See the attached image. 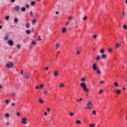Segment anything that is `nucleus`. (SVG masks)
I'll list each match as a JSON object with an SVG mask.
<instances>
[{
	"label": "nucleus",
	"mask_w": 127,
	"mask_h": 127,
	"mask_svg": "<svg viewBox=\"0 0 127 127\" xmlns=\"http://www.w3.org/2000/svg\"><path fill=\"white\" fill-rule=\"evenodd\" d=\"M92 69L94 71H96V73L99 75H101L102 74V71L99 69V67L98 66V64L97 63H95L93 64Z\"/></svg>",
	"instance_id": "nucleus-1"
},
{
	"label": "nucleus",
	"mask_w": 127,
	"mask_h": 127,
	"mask_svg": "<svg viewBox=\"0 0 127 127\" xmlns=\"http://www.w3.org/2000/svg\"><path fill=\"white\" fill-rule=\"evenodd\" d=\"M80 87L82 88V89L86 92V93H89L90 92V90L87 88V85L85 82H82L80 84Z\"/></svg>",
	"instance_id": "nucleus-2"
},
{
	"label": "nucleus",
	"mask_w": 127,
	"mask_h": 127,
	"mask_svg": "<svg viewBox=\"0 0 127 127\" xmlns=\"http://www.w3.org/2000/svg\"><path fill=\"white\" fill-rule=\"evenodd\" d=\"M87 107H85V110L89 109V110L92 109L93 105L92 104V101H89L88 103L86 104Z\"/></svg>",
	"instance_id": "nucleus-3"
},
{
	"label": "nucleus",
	"mask_w": 127,
	"mask_h": 127,
	"mask_svg": "<svg viewBox=\"0 0 127 127\" xmlns=\"http://www.w3.org/2000/svg\"><path fill=\"white\" fill-rule=\"evenodd\" d=\"M6 66L8 68H13V64H12V63L9 62L6 64Z\"/></svg>",
	"instance_id": "nucleus-4"
},
{
	"label": "nucleus",
	"mask_w": 127,
	"mask_h": 127,
	"mask_svg": "<svg viewBox=\"0 0 127 127\" xmlns=\"http://www.w3.org/2000/svg\"><path fill=\"white\" fill-rule=\"evenodd\" d=\"M7 43H8L10 46H13V45H14V42H13V40H9L7 41Z\"/></svg>",
	"instance_id": "nucleus-5"
},
{
	"label": "nucleus",
	"mask_w": 127,
	"mask_h": 127,
	"mask_svg": "<svg viewBox=\"0 0 127 127\" xmlns=\"http://www.w3.org/2000/svg\"><path fill=\"white\" fill-rule=\"evenodd\" d=\"M27 119L26 118H23L22 119L21 123L23 125H26L27 124Z\"/></svg>",
	"instance_id": "nucleus-6"
},
{
	"label": "nucleus",
	"mask_w": 127,
	"mask_h": 127,
	"mask_svg": "<svg viewBox=\"0 0 127 127\" xmlns=\"http://www.w3.org/2000/svg\"><path fill=\"white\" fill-rule=\"evenodd\" d=\"M24 78H25L26 79H28L30 78V74H29V73L28 72L26 73Z\"/></svg>",
	"instance_id": "nucleus-7"
},
{
	"label": "nucleus",
	"mask_w": 127,
	"mask_h": 127,
	"mask_svg": "<svg viewBox=\"0 0 127 127\" xmlns=\"http://www.w3.org/2000/svg\"><path fill=\"white\" fill-rule=\"evenodd\" d=\"M114 93H116L118 95H120L121 94V90L120 89H115Z\"/></svg>",
	"instance_id": "nucleus-8"
},
{
	"label": "nucleus",
	"mask_w": 127,
	"mask_h": 127,
	"mask_svg": "<svg viewBox=\"0 0 127 127\" xmlns=\"http://www.w3.org/2000/svg\"><path fill=\"white\" fill-rule=\"evenodd\" d=\"M44 94L45 95H48V94H49V91L48 90V89H45L44 90Z\"/></svg>",
	"instance_id": "nucleus-9"
},
{
	"label": "nucleus",
	"mask_w": 127,
	"mask_h": 127,
	"mask_svg": "<svg viewBox=\"0 0 127 127\" xmlns=\"http://www.w3.org/2000/svg\"><path fill=\"white\" fill-rule=\"evenodd\" d=\"M101 58L102 59H106V58H107V55H105V54H103L102 55H101Z\"/></svg>",
	"instance_id": "nucleus-10"
},
{
	"label": "nucleus",
	"mask_w": 127,
	"mask_h": 127,
	"mask_svg": "<svg viewBox=\"0 0 127 127\" xmlns=\"http://www.w3.org/2000/svg\"><path fill=\"white\" fill-rule=\"evenodd\" d=\"M25 26L26 28H29L30 27V23H27L25 25Z\"/></svg>",
	"instance_id": "nucleus-11"
},
{
	"label": "nucleus",
	"mask_w": 127,
	"mask_h": 127,
	"mask_svg": "<svg viewBox=\"0 0 127 127\" xmlns=\"http://www.w3.org/2000/svg\"><path fill=\"white\" fill-rule=\"evenodd\" d=\"M20 7L18 5H16L14 7V9H15L17 11L19 10Z\"/></svg>",
	"instance_id": "nucleus-12"
},
{
	"label": "nucleus",
	"mask_w": 127,
	"mask_h": 127,
	"mask_svg": "<svg viewBox=\"0 0 127 127\" xmlns=\"http://www.w3.org/2000/svg\"><path fill=\"white\" fill-rule=\"evenodd\" d=\"M99 52L101 54H104L105 53V49H102L99 51Z\"/></svg>",
	"instance_id": "nucleus-13"
},
{
	"label": "nucleus",
	"mask_w": 127,
	"mask_h": 127,
	"mask_svg": "<svg viewBox=\"0 0 127 127\" xmlns=\"http://www.w3.org/2000/svg\"><path fill=\"white\" fill-rule=\"evenodd\" d=\"M101 60V56H100L99 55H98L96 57V60H97V61H99V60Z\"/></svg>",
	"instance_id": "nucleus-14"
},
{
	"label": "nucleus",
	"mask_w": 127,
	"mask_h": 127,
	"mask_svg": "<svg viewBox=\"0 0 127 127\" xmlns=\"http://www.w3.org/2000/svg\"><path fill=\"white\" fill-rule=\"evenodd\" d=\"M65 87V84L64 83H60V88H64Z\"/></svg>",
	"instance_id": "nucleus-15"
},
{
	"label": "nucleus",
	"mask_w": 127,
	"mask_h": 127,
	"mask_svg": "<svg viewBox=\"0 0 127 127\" xmlns=\"http://www.w3.org/2000/svg\"><path fill=\"white\" fill-rule=\"evenodd\" d=\"M120 46H121V44H120L119 43H117L116 46V49H118V48H120Z\"/></svg>",
	"instance_id": "nucleus-16"
},
{
	"label": "nucleus",
	"mask_w": 127,
	"mask_h": 127,
	"mask_svg": "<svg viewBox=\"0 0 127 127\" xmlns=\"http://www.w3.org/2000/svg\"><path fill=\"white\" fill-rule=\"evenodd\" d=\"M39 103H40V104H43V102H44V101L43 100H42L41 98H39Z\"/></svg>",
	"instance_id": "nucleus-17"
},
{
	"label": "nucleus",
	"mask_w": 127,
	"mask_h": 127,
	"mask_svg": "<svg viewBox=\"0 0 127 127\" xmlns=\"http://www.w3.org/2000/svg\"><path fill=\"white\" fill-rule=\"evenodd\" d=\"M21 11H22L23 12H24L25 11V10H26V8L25 7H22L21 8Z\"/></svg>",
	"instance_id": "nucleus-18"
},
{
	"label": "nucleus",
	"mask_w": 127,
	"mask_h": 127,
	"mask_svg": "<svg viewBox=\"0 0 127 127\" xmlns=\"http://www.w3.org/2000/svg\"><path fill=\"white\" fill-rule=\"evenodd\" d=\"M31 33V31H30L29 30H26V33L27 34H30Z\"/></svg>",
	"instance_id": "nucleus-19"
},
{
	"label": "nucleus",
	"mask_w": 127,
	"mask_h": 127,
	"mask_svg": "<svg viewBox=\"0 0 127 127\" xmlns=\"http://www.w3.org/2000/svg\"><path fill=\"white\" fill-rule=\"evenodd\" d=\"M54 76L55 77H57V76H58V71H55Z\"/></svg>",
	"instance_id": "nucleus-20"
},
{
	"label": "nucleus",
	"mask_w": 127,
	"mask_h": 127,
	"mask_svg": "<svg viewBox=\"0 0 127 127\" xmlns=\"http://www.w3.org/2000/svg\"><path fill=\"white\" fill-rule=\"evenodd\" d=\"M14 22L15 23H17L18 22V19L17 18H15L14 20Z\"/></svg>",
	"instance_id": "nucleus-21"
},
{
	"label": "nucleus",
	"mask_w": 127,
	"mask_h": 127,
	"mask_svg": "<svg viewBox=\"0 0 127 127\" xmlns=\"http://www.w3.org/2000/svg\"><path fill=\"white\" fill-rule=\"evenodd\" d=\"M81 82H86V78L85 77H82L81 78Z\"/></svg>",
	"instance_id": "nucleus-22"
},
{
	"label": "nucleus",
	"mask_w": 127,
	"mask_h": 127,
	"mask_svg": "<svg viewBox=\"0 0 127 127\" xmlns=\"http://www.w3.org/2000/svg\"><path fill=\"white\" fill-rule=\"evenodd\" d=\"M27 40H28V38H26L23 40V43H26L27 42Z\"/></svg>",
	"instance_id": "nucleus-23"
},
{
	"label": "nucleus",
	"mask_w": 127,
	"mask_h": 127,
	"mask_svg": "<svg viewBox=\"0 0 127 127\" xmlns=\"http://www.w3.org/2000/svg\"><path fill=\"white\" fill-rule=\"evenodd\" d=\"M5 118H9V114L8 113L5 114Z\"/></svg>",
	"instance_id": "nucleus-24"
},
{
	"label": "nucleus",
	"mask_w": 127,
	"mask_h": 127,
	"mask_svg": "<svg viewBox=\"0 0 127 127\" xmlns=\"http://www.w3.org/2000/svg\"><path fill=\"white\" fill-rule=\"evenodd\" d=\"M5 103L6 105H8V104H9V100H5Z\"/></svg>",
	"instance_id": "nucleus-25"
},
{
	"label": "nucleus",
	"mask_w": 127,
	"mask_h": 127,
	"mask_svg": "<svg viewBox=\"0 0 127 127\" xmlns=\"http://www.w3.org/2000/svg\"><path fill=\"white\" fill-rule=\"evenodd\" d=\"M114 85L115 87H119V84L117 82H114Z\"/></svg>",
	"instance_id": "nucleus-26"
},
{
	"label": "nucleus",
	"mask_w": 127,
	"mask_h": 127,
	"mask_svg": "<svg viewBox=\"0 0 127 127\" xmlns=\"http://www.w3.org/2000/svg\"><path fill=\"white\" fill-rule=\"evenodd\" d=\"M76 123L78 125H81V121L80 120H77L76 121Z\"/></svg>",
	"instance_id": "nucleus-27"
},
{
	"label": "nucleus",
	"mask_w": 127,
	"mask_h": 127,
	"mask_svg": "<svg viewBox=\"0 0 127 127\" xmlns=\"http://www.w3.org/2000/svg\"><path fill=\"white\" fill-rule=\"evenodd\" d=\"M3 39H4V40H7V39H8V36H4L3 38Z\"/></svg>",
	"instance_id": "nucleus-28"
},
{
	"label": "nucleus",
	"mask_w": 127,
	"mask_h": 127,
	"mask_svg": "<svg viewBox=\"0 0 127 127\" xmlns=\"http://www.w3.org/2000/svg\"><path fill=\"white\" fill-rule=\"evenodd\" d=\"M93 37V39H97L98 36L97 35H94Z\"/></svg>",
	"instance_id": "nucleus-29"
},
{
	"label": "nucleus",
	"mask_w": 127,
	"mask_h": 127,
	"mask_svg": "<svg viewBox=\"0 0 127 127\" xmlns=\"http://www.w3.org/2000/svg\"><path fill=\"white\" fill-rule=\"evenodd\" d=\"M90 127H95L96 126V124H93V125H89Z\"/></svg>",
	"instance_id": "nucleus-30"
},
{
	"label": "nucleus",
	"mask_w": 127,
	"mask_h": 127,
	"mask_svg": "<svg viewBox=\"0 0 127 127\" xmlns=\"http://www.w3.org/2000/svg\"><path fill=\"white\" fill-rule=\"evenodd\" d=\"M39 87L40 89H43V88L44 87V84H40Z\"/></svg>",
	"instance_id": "nucleus-31"
},
{
	"label": "nucleus",
	"mask_w": 127,
	"mask_h": 127,
	"mask_svg": "<svg viewBox=\"0 0 127 127\" xmlns=\"http://www.w3.org/2000/svg\"><path fill=\"white\" fill-rule=\"evenodd\" d=\"M32 44L33 45H35V44H36V41H32Z\"/></svg>",
	"instance_id": "nucleus-32"
},
{
	"label": "nucleus",
	"mask_w": 127,
	"mask_h": 127,
	"mask_svg": "<svg viewBox=\"0 0 127 127\" xmlns=\"http://www.w3.org/2000/svg\"><path fill=\"white\" fill-rule=\"evenodd\" d=\"M5 126H6V127H8V126H9V122H7L6 124H5Z\"/></svg>",
	"instance_id": "nucleus-33"
},
{
	"label": "nucleus",
	"mask_w": 127,
	"mask_h": 127,
	"mask_svg": "<svg viewBox=\"0 0 127 127\" xmlns=\"http://www.w3.org/2000/svg\"><path fill=\"white\" fill-rule=\"evenodd\" d=\"M66 28H63V29H62V31H63V32H64V33H65V31H66Z\"/></svg>",
	"instance_id": "nucleus-34"
},
{
	"label": "nucleus",
	"mask_w": 127,
	"mask_h": 127,
	"mask_svg": "<svg viewBox=\"0 0 127 127\" xmlns=\"http://www.w3.org/2000/svg\"><path fill=\"white\" fill-rule=\"evenodd\" d=\"M35 23H36V20H35V19H34L32 22V24H34Z\"/></svg>",
	"instance_id": "nucleus-35"
},
{
	"label": "nucleus",
	"mask_w": 127,
	"mask_h": 127,
	"mask_svg": "<svg viewBox=\"0 0 127 127\" xmlns=\"http://www.w3.org/2000/svg\"><path fill=\"white\" fill-rule=\"evenodd\" d=\"M92 114V115H94L95 116H96V111H95V110L93 111Z\"/></svg>",
	"instance_id": "nucleus-36"
},
{
	"label": "nucleus",
	"mask_w": 127,
	"mask_h": 127,
	"mask_svg": "<svg viewBox=\"0 0 127 127\" xmlns=\"http://www.w3.org/2000/svg\"><path fill=\"white\" fill-rule=\"evenodd\" d=\"M30 15L32 16V17H33V12L32 11L30 12Z\"/></svg>",
	"instance_id": "nucleus-37"
},
{
	"label": "nucleus",
	"mask_w": 127,
	"mask_h": 127,
	"mask_svg": "<svg viewBox=\"0 0 127 127\" xmlns=\"http://www.w3.org/2000/svg\"><path fill=\"white\" fill-rule=\"evenodd\" d=\"M31 5H35V2L32 1L31 2Z\"/></svg>",
	"instance_id": "nucleus-38"
},
{
	"label": "nucleus",
	"mask_w": 127,
	"mask_h": 127,
	"mask_svg": "<svg viewBox=\"0 0 127 127\" xmlns=\"http://www.w3.org/2000/svg\"><path fill=\"white\" fill-rule=\"evenodd\" d=\"M56 49H58V48H59V44H57L56 45Z\"/></svg>",
	"instance_id": "nucleus-39"
},
{
	"label": "nucleus",
	"mask_w": 127,
	"mask_h": 127,
	"mask_svg": "<svg viewBox=\"0 0 127 127\" xmlns=\"http://www.w3.org/2000/svg\"><path fill=\"white\" fill-rule=\"evenodd\" d=\"M8 19H9V16H6L5 17V20H8Z\"/></svg>",
	"instance_id": "nucleus-40"
},
{
	"label": "nucleus",
	"mask_w": 127,
	"mask_h": 127,
	"mask_svg": "<svg viewBox=\"0 0 127 127\" xmlns=\"http://www.w3.org/2000/svg\"><path fill=\"white\" fill-rule=\"evenodd\" d=\"M68 19H69V20H72V19H73V18L71 16H68Z\"/></svg>",
	"instance_id": "nucleus-41"
},
{
	"label": "nucleus",
	"mask_w": 127,
	"mask_h": 127,
	"mask_svg": "<svg viewBox=\"0 0 127 127\" xmlns=\"http://www.w3.org/2000/svg\"><path fill=\"white\" fill-rule=\"evenodd\" d=\"M98 93L99 94H102L103 93V89H100Z\"/></svg>",
	"instance_id": "nucleus-42"
},
{
	"label": "nucleus",
	"mask_w": 127,
	"mask_h": 127,
	"mask_svg": "<svg viewBox=\"0 0 127 127\" xmlns=\"http://www.w3.org/2000/svg\"><path fill=\"white\" fill-rule=\"evenodd\" d=\"M123 28H124V29H127V25H124L123 26Z\"/></svg>",
	"instance_id": "nucleus-43"
},
{
	"label": "nucleus",
	"mask_w": 127,
	"mask_h": 127,
	"mask_svg": "<svg viewBox=\"0 0 127 127\" xmlns=\"http://www.w3.org/2000/svg\"><path fill=\"white\" fill-rule=\"evenodd\" d=\"M87 16H85L83 18V20H86L87 19Z\"/></svg>",
	"instance_id": "nucleus-44"
},
{
	"label": "nucleus",
	"mask_w": 127,
	"mask_h": 127,
	"mask_svg": "<svg viewBox=\"0 0 127 127\" xmlns=\"http://www.w3.org/2000/svg\"><path fill=\"white\" fill-rule=\"evenodd\" d=\"M17 48H18V49H20V45H17Z\"/></svg>",
	"instance_id": "nucleus-45"
},
{
	"label": "nucleus",
	"mask_w": 127,
	"mask_h": 127,
	"mask_svg": "<svg viewBox=\"0 0 127 127\" xmlns=\"http://www.w3.org/2000/svg\"><path fill=\"white\" fill-rule=\"evenodd\" d=\"M70 116H71V117H73L74 116V113H70Z\"/></svg>",
	"instance_id": "nucleus-46"
},
{
	"label": "nucleus",
	"mask_w": 127,
	"mask_h": 127,
	"mask_svg": "<svg viewBox=\"0 0 127 127\" xmlns=\"http://www.w3.org/2000/svg\"><path fill=\"white\" fill-rule=\"evenodd\" d=\"M125 14H126V13L125 12H123L122 13V16H125Z\"/></svg>",
	"instance_id": "nucleus-47"
},
{
	"label": "nucleus",
	"mask_w": 127,
	"mask_h": 127,
	"mask_svg": "<svg viewBox=\"0 0 127 127\" xmlns=\"http://www.w3.org/2000/svg\"><path fill=\"white\" fill-rule=\"evenodd\" d=\"M10 0L12 3H13V2H15V0Z\"/></svg>",
	"instance_id": "nucleus-48"
},
{
	"label": "nucleus",
	"mask_w": 127,
	"mask_h": 127,
	"mask_svg": "<svg viewBox=\"0 0 127 127\" xmlns=\"http://www.w3.org/2000/svg\"><path fill=\"white\" fill-rule=\"evenodd\" d=\"M26 7L27 8H29V4H26Z\"/></svg>",
	"instance_id": "nucleus-49"
},
{
	"label": "nucleus",
	"mask_w": 127,
	"mask_h": 127,
	"mask_svg": "<svg viewBox=\"0 0 127 127\" xmlns=\"http://www.w3.org/2000/svg\"><path fill=\"white\" fill-rule=\"evenodd\" d=\"M16 115H17L18 117H20V114H19V113H17L16 114Z\"/></svg>",
	"instance_id": "nucleus-50"
},
{
	"label": "nucleus",
	"mask_w": 127,
	"mask_h": 127,
	"mask_svg": "<svg viewBox=\"0 0 127 127\" xmlns=\"http://www.w3.org/2000/svg\"><path fill=\"white\" fill-rule=\"evenodd\" d=\"M80 52L79 51H77L76 52V54H80Z\"/></svg>",
	"instance_id": "nucleus-51"
},
{
	"label": "nucleus",
	"mask_w": 127,
	"mask_h": 127,
	"mask_svg": "<svg viewBox=\"0 0 127 127\" xmlns=\"http://www.w3.org/2000/svg\"><path fill=\"white\" fill-rule=\"evenodd\" d=\"M69 24V22H67L66 23H65V25L67 26H68Z\"/></svg>",
	"instance_id": "nucleus-52"
},
{
	"label": "nucleus",
	"mask_w": 127,
	"mask_h": 127,
	"mask_svg": "<svg viewBox=\"0 0 127 127\" xmlns=\"http://www.w3.org/2000/svg\"><path fill=\"white\" fill-rule=\"evenodd\" d=\"M92 85H93V86H95V82H94V81L92 82Z\"/></svg>",
	"instance_id": "nucleus-53"
},
{
	"label": "nucleus",
	"mask_w": 127,
	"mask_h": 127,
	"mask_svg": "<svg viewBox=\"0 0 127 127\" xmlns=\"http://www.w3.org/2000/svg\"><path fill=\"white\" fill-rule=\"evenodd\" d=\"M100 83H101V84H104L105 83V81L102 80V81H100Z\"/></svg>",
	"instance_id": "nucleus-54"
},
{
	"label": "nucleus",
	"mask_w": 127,
	"mask_h": 127,
	"mask_svg": "<svg viewBox=\"0 0 127 127\" xmlns=\"http://www.w3.org/2000/svg\"><path fill=\"white\" fill-rule=\"evenodd\" d=\"M108 51L109 52H112V49H109Z\"/></svg>",
	"instance_id": "nucleus-55"
},
{
	"label": "nucleus",
	"mask_w": 127,
	"mask_h": 127,
	"mask_svg": "<svg viewBox=\"0 0 127 127\" xmlns=\"http://www.w3.org/2000/svg\"><path fill=\"white\" fill-rule=\"evenodd\" d=\"M39 86H38V85H37L36 86V89H39Z\"/></svg>",
	"instance_id": "nucleus-56"
},
{
	"label": "nucleus",
	"mask_w": 127,
	"mask_h": 127,
	"mask_svg": "<svg viewBox=\"0 0 127 127\" xmlns=\"http://www.w3.org/2000/svg\"><path fill=\"white\" fill-rule=\"evenodd\" d=\"M56 14H57V15H58V14H59V12H56Z\"/></svg>",
	"instance_id": "nucleus-57"
},
{
	"label": "nucleus",
	"mask_w": 127,
	"mask_h": 127,
	"mask_svg": "<svg viewBox=\"0 0 127 127\" xmlns=\"http://www.w3.org/2000/svg\"><path fill=\"white\" fill-rule=\"evenodd\" d=\"M45 116H47V112H45Z\"/></svg>",
	"instance_id": "nucleus-58"
},
{
	"label": "nucleus",
	"mask_w": 127,
	"mask_h": 127,
	"mask_svg": "<svg viewBox=\"0 0 127 127\" xmlns=\"http://www.w3.org/2000/svg\"><path fill=\"white\" fill-rule=\"evenodd\" d=\"M39 40H41V39L40 38H39V39L38 38V39H37L38 41H39Z\"/></svg>",
	"instance_id": "nucleus-59"
},
{
	"label": "nucleus",
	"mask_w": 127,
	"mask_h": 127,
	"mask_svg": "<svg viewBox=\"0 0 127 127\" xmlns=\"http://www.w3.org/2000/svg\"><path fill=\"white\" fill-rule=\"evenodd\" d=\"M48 112H50V109L49 108H47Z\"/></svg>",
	"instance_id": "nucleus-60"
},
{
	"label": "nucleus",
	"mask_w": 127,
	"mask_h": 127,
	"mask_svg": "<svg viewBox=\"0 0 127 127\" xmlns=\"http://www.w3.org/2000/svg\"><path fill=\"white\" fill-rule=\"evenodd\" d=\"M21 74H23V70H21Z\"/></svg>",
	"instance_id": "nucleus-61"
},
{
	"label": "nucleus",
	"mask_w": 127,
	"mask_h": 127,
	"mask_svg": "<svg viewBox=\"0 0 127 127\" xmlns=\"http://www.w3.org/2000/svg\"><path fill=\"white\" fill-rule=\"evenodd\" d=\"M48 69H49V68L48 67H46V70H48Z\"/></svg>",
	"instance_id": "nucleus-62"
},
{
	"label": "nucleus",
	"mask_w": 127,
	"mask_h": 127,
	"mask_svg": "<svg viewBox=\"0 0 127 127\" xmlns=\"http://www.w3.org/2000/svg\"><path fill=\"white\" fill-rule=\"evenodd\" d=\"M2 28V26L0 25V29H1Z\"/></svg>",
	"instance_id": "nucleus-63"
},
{
	"label": "nucleus",
	"mask_w": 127,
	"mask_h": 127,
	"mask_svg": "<svg viewBox=\"0 0 127 127\" xmlns=\"http://www.w3.org/2000/svg\"><path fill=\"white\" fill-rule=\"evenodd\" d=\"M79 101H83V98H80V99H79Z\"/></svg>",
	"instance_id": "nucleus-64"
}]
</instances>
